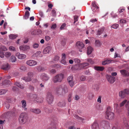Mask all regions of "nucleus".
<instances>
[{
  "instance_id": "46",
  "label": "nucleus",
  "mask_w": 129,
  "mask_h": 129,
  "mask_svg": "<svg viewBox=\"0 0 129 129\" xmlns=\"http://www.w3.org/2000/svg\"><path fill=\"white\" fill-rule=\"evenodd\" d=\"M41 53V52L40 51H37L36 53L34 54L33 55V57H37L38 56V55Z\"/></svg>"
},
{
  "instance_id": "13",
  "label": "nucleus",
  "mask_w": 129,
  "mask_h": 129,
  "mask_svg": "<svg viewBox=\"0 0 129 129\" xmlns=\"http://www.w3.org/2000/svg\"><path fill=\"white\" fill-rule=\"evenodd\" d=\"M89 64L87 63H84L82 64H78L76 65V67H78V68H77L78 70H79L82 68H83L85 67L88 66Z\"/></svg>"
},
{
  "instance_id": "20",
  "label": "nucleus",
  "mask_w": 129,
  "mask_h": 129,
  "mask_svg": "<svg viewBox=\"0 0 129 129\" xmlns=\"http://www.w3.org/2000/svg\"><path fill=\"white\" fill-rule=\"evenodd\" d=\"M73 115L74 117L77 120H78L79 122H81L83 123L85 122V119L84 118L80 117L78 115L76 114L74 115Z\"/></svg>"
},
{
  "instance_id": "14",
  "label": "nucleus",
  "mask_w": 129,
  "mask_h": 129,
  "mask_svg": "<svg viewBox=\"0 0 129 129\" xmlns=\"http://www.w3.org/2000/svg\"><path fill=\"white\" fill-rule=\"evenodd\" d=\"M31 98L35 101H36L37 102L39 103H42L43 100V98H41V100L40 101H39V99H37V95L36 94H32L31 96Z\"/></svg>"
},
{
  "instance_id": "26",
  "label": "nucleus",
  "mask_w": 129,
  "mask_h": 129,
  "mask_svg": "<svg viewBox=\"0 0 129 129\" xmlns=\"http://www.w3.org/2000/svg\"><path fill=\"white\" fill-rule=\"evenodd\" d=\"M94 69L95 70L97 71H102L104 69V67H103L100 66H95L94 67Z\"/></svg>"
},
{
  "instance_id": "16",
  "label": "nucleus",
  "mask_w": 129,
  "mask_h": 129,
  "mask_svg": "<svg viewBox=\"0 0 129 129\" xmlns=\"http://www.w3.org/2000/svg\"><path fill=\"white\" fill-rule=\"evenodd\" d=\"M92 129H99V127L98 124L96 121H94L91 125Z\"/></svg>"
},
{
  "instance_id": "23",
  "label": "nucleus",
  "mask_w": 129,
  "mask_h": 129,
  "mask_svg": "<svg viewBox=\"0 0 129 129\" xmlns=\"http://www.w3.org/2000/svg\"><path fill=\"white\" fill-rule=\"evenodd\" d=\"M3 85L7 86L12 84L11 82L9 80H5L3 82Z\"/></svg>"
},
{
  "instance_id": "22",
  "label": "nucleus",
  "mask_w": 129,
  "mask_h": 129,
  "mask_svg": "<svg viewBox=\"0 0 129 129\" xmlns=\"http://www.w3.org/2000/svg\"><path fill=\"white\" fill-rule=\"evenodd\" d=\"M55 92L56 94L58 95H62V91H61V87L59 86L57 87L56 88Z\"/></svg>"
},
{
  "instance_id": "19",
  "label": "nucleus",
  "mask_w": 129,
  "mask_h": 129,
  "mask_svg": "<svg viewBox=\"0 0 129 129\" xmlns=\"http://www.w3.org/2000/svg\"><path fill=\"white\" fill-rule=\"evenodd\" d=\"M68 92V89L67 86L66 85H64L62 87V95H65Z\"/></svg>"
},
{
  "instance_id": "35",
  "label": "nucleus",
  "mask_w": 129,
  "mask_h": 129,
  "mask_svg": "<svg viewBox=\"0 0 129 129\" xmlns=\"http://www.w3.org/2000/svg\"><path fill=\"white\" fill-rule=\"evenodd\" d=\"M5 56L7 58H9L11 55V53L10 52H5Z\"/></svg>"
},
{
  "instance_id": "1",
  "label": "nucleus",
  "mask_w": 129,
  "mask_h": 129,
  "mask_svg": "<svg viewBox=\"0 0 129 129\" xmlns=\"http://www.w3.org/2000/svg\"><path fill=\"white\" fill-rule=\"evenodd\" d=\"M114 117V114L112 112L110 107H107L105 112V117L107 119L112 120Z\"/></svg>"
},
{
  "instance_id": "18",
  "label": "nucleus",
  "mask_w": 129,
  "mask_h": 129,
  "mask_svg": "<svg viewBox=\"0 0 129 129\" xmlns=\"http://www.w3.org/2000/svg\"><path fill=\"white\" fill-rule=\"evenodd\" d=\"M66 55L64 53H62V54L61 59L60 61V62L64 65H66L67 62L65 60Z\"/></svg>"
},
{
  "instance_id": "32",
  "label": "nucleus",
  "mask_w": 129,
  "mask_h": 129,
  "mask_svg": "<svg viewBox=\"0 0 129 129\" xmlns=\"http://www.w3.org/2000/svg\"><path fill=\"white\" fill-rule=\"evenodd\" d=\"M94 96V95L93 93L90 92L88 94V98L89 100L92 99Z\"/></svg>"
},
{
  "instance_id": "57",
  "label": "nucleus",
  "mask_w": 129,
  "mask_h": 129,
  "mask_svg": "<svg viewBox=\"0 0 129 129\" xmlns=\"http://www.w3.org/2000/svg\"><path fill=\"white\" fill-rule=\"evenodd\" d=\"M74 62L76 63H79L80 62V59L76 58L74 59Z\"/></svg>"
},
{
  "instance_id": "39",
  "label": "nucleus",
  "mask_w": 129,
  "mask_h": 129,
  "mask_svg": "<svg viewBox=\"0 0 129 129\" xmlns=\"http://www.w3.org/2000/svg\"><path fill=\"white\" fill-rule=\"evenodd\" d=\"M72 93H70L69 94L68 97V102H70L71 101L72 98Z\"/></svg>"
},
{
  "instance_id": "4",
  "label": "nucleus",
  "mask_w": 129,
  "mask_h": 129,
  "mask_svg": "<svg viewBox=\"0 0 129 129\" xmlns=\"http://www.w3.org/2000/svg\"><path fill=\"white\" fill-rule=\"evenodd\" d=\"M129 94V90L127 89H125L123 90L120 91L119 92V95L121 98H123L125 97Z\"/></svg>"
},
{
  "instance_id": "31",
  "label": "nucleus",
  "mask_w": 129,
  "mask_h": 129,
  "mask_svg": "<svg viewBox=\"0 0 129 129\" xmlns=\"http://www.w3.org/2000/svg\"><path fill=\"white\" fill-rule=\"evenodd\" d=\"M22 79L26 82L30 81L31 80V78L28 76L27 77H23Z\"/></svg>"
},
{
  "instance_id": "5",
  "label": "nucleus",
  "mask_w": 129,
  "mask_h": 129,
  "mask_svg": "<svg viewBox=\"0 0 129 129\" xmlns=\"http://www.w3.org/2000/svg\"><path fill=\"white\" fill-rule=\"evenodd\" d=\"M101 126L104 129H108L110 127L109 123L106 121H103L101 122Z\"/></svg>"
},
{
  "instance_id": "45",
  "label": "nucleus",
  "mask_w": 129,
  "mask_h": 129,
  "mask_svg": "<svg viewBox=\"0 0 129 129\" xmlns=\"http://www.w3.org/2000/svg\"><path fill=\"white\" fill-rule=\"evenodd\" d=\"M33 73L32 72H29L27 73L28 76L31 78L33 77Z\"/></svg>"
},
{
  "instance_id": "44",
  "label": "nucleus",
  "mask_w": 129,
  "mask_h": 129,
  "mask_svg": "<svg viewBox=\"0 0 129 129\" xmlns=\"http://www.w3.org/2000/svg\"><path fill=\"white\" fill-rule=\"evenodd\" d=\"M119 25L117 24H115L111 26V27L114 29H117Z\"/></svg>"
},
{
  "instance_id": "58",
  "label": "nucleus",
  "mask_w": 129,
  "mask_h": 129,
  "mask_svg": "<svg viewBox=\"0 0 129 129\" xmlns=\"http://www.w3.org/2000/svg\"><path fill=\"white\" fill-rule=\"evenodd\" d=\"M125 10V9L124 8H122L119 9L118 11L119 12V14L122 12H123Z\"/></svg>"
},
{
  "instance_id": "53",
  "label": "nucleus",
  "mask_w": 129,
  "mask_h": 129,
  "mask_svg": "<svg viewBox=\"0 0 129 129\" xmlns=\"http://www.w3.org/2000/svg\"><path fill=\"white\" fill-rule=\"evenodd\" d=\"M66 26V24L64 23H63L60 27V30H62L64 29V28Z\"/></svg>"
},
{
  "instance_id": "38",
  "label": "nucleus",
  "mask_w": 129,
  "mask_h": 129,
  "mask_svg": "<svg viewBox=\"0 0 129 129\" xmlns=\"http://www.w3.org/2000/svg\"><path fill=\"white\" fill-rule=\"evenodd\" d=\"M51 49H44L43 51L44 54L49 53L50 50Z\"/></svg>"
},
{
  "instance_id": "51",
  "label": "nucleus",
  "mask_w": 129,
  "mask_h": 129,
  "mask_svg": "<svg viewBox=\"0 0 129 129\" xmlns=\"http://www.w3.org/2000/svg\"><path fill=\"white\" fill-rule=\"evenodd\" d=\"M67 80L68 82L73 81V77L72 76L69 77L68 78Z\"/></svg>"
},
{
  "instance_id": "61",
  "label": "nucleus",
  "mask_w": 129,
  "mask_h": 129,
  "mask_svg": "<svg viewBox=\"0 0 129 129\" xmlns=\"http://www.w3.org/2000/svg\"><path fill=\"white\" fill-rule=\"evenodd\" d=\"M88 62L92 64H94V62L91 59H87Z\"/></svg>"
},
{
  "instance_id": "25",
  "label": "nucleus",
  "mask_w": 129,
  "mask_h": 129,
  "mask_svg": "<svg viewBox=\"0 0 129 129\" xmlns=\"http://www.w3.org/2000/svg\"><path fill=\"white\" fill-rule=\"evenodd\" d=\"M37 69L39 72H43L46 70V68L39 66L37 67Z\"/></svg>"
},
{
  "instance_id": "30",
  "label": "nucleus",
  "mask_w": 129,
  "mask_h": 129,
  "mask_svg": "<svg viewBox=\"0 0 129 129\" xmlns=\"http://www.w3.org/2000/svg\"><path fill=\"white\" fill-rule=\"evenodd\" d=\"M15 84L21 89H23V88H24V87L23 85H21L20 84V83L19 82H16L15 83Z\"/></svg>"
},
{
  "instance_id": "21",
  "label": "nucleus",
  "mask_w": 129,
  "mask_h": 129,
  "mask_svg": "<svg viewBox=\"0 0 129 129\" xmlns=\"http://www.w3.org/2000/svg\"><path fill=\"white\" fill-rule=\"evenodd\" d=\"M58 106L60 107H65L66 106V102L64 100L61 101L57 104Z\"/></svg>"
},
{
  "instance_id": "54",
  "label": "nucleus",
  "mask_w": 129,
  "mask_h": 129,
  "mask_svg": "<svg viewBox=\"0 0 129 129\" xmlns=\"http://www.w3.org/2000/svg\"><path fill=\"white\" fill-rule=\"evenodd\" d=\"M26 67L23 66H21L20 68V69L23 71H25L26 70Z\"/></svg>"
},
{
  "instance_id": "3",
  "label": "nucleus",
  "mask_w": 129,
  "mask_h": 129,
  "mask_svg": "<svg viewBox=\"0 0 129 129\" xmlns=\"http://www.w3.org/2000/svg\"><path fill=\"white\" fill-rule=\"evenodd\" d=\"M27 118V114L25 113H22L20 116L19 118V122L21 124H24L26 121Z\"/></svg>"
},
{
  "instance_id": "60",
  "label": "nucleus",
  "mask_w": 129,
  "mask_h": 129,
  "mask_svg": "<svg viewBox=\"0 0 129 129\" xmlns=\"http://www.w3.org/2000/svg\"><path fill=\"white\" fill-rule=\"evenodd\" d=\"M37 34V35H39L41 34L42 33V31L40 29H38L36 30Z\"/></svg>"
},
{
  "instance_id": "29",
  "label": "nucleus",
  "mask_w": 129,
  "mask_h": 129,
  "mask_svg": "<svg viewBox=\"0 0 129 129\" xmlns=\"http://www.w3.org/2000/svg\"><path fill=\"white\" fill-rule=\"evenodd\" d=\"M104 27L99 29L98 30L97 35H101L104 31Z\"/></svg>"
},
{
  "instance_id": "52",
  "label": "nucleus",
  "mask_w": 129,
  "mask_h": 129,
  "mask_svg": "<svg viewBox=\"0 0 129 129\" xmlns=\"http://www.w3.org/2000/svg\"><path fill=\"white\" fill-rule=\"evenodd\" d=\"M52 15L53 16H56V11L55 10L53 9L52 11Z\"/></svg>"
},
{
  "instance_id": "42",
  "label": "nucleus",
  "mask_w": 129,
  "mask_h": 129,
  "mask_svg": "<svg viewBox=\"0 0 129 129\" xmlns=\"http://www.w3.org/2000/svg\"><path fill=\"white\" fill-rule=\"evenodd\" d=\"M127 102V100H125L123 101L120 104V107L123 106Z\"/></svg>"
},
{
  "instance_id": "48",
  "label": "nucleus",
  "mask_w": 129,
  "mask_h": 129,
  "mask_svg": "<svg viewBox=\"0 0 129 129\" xmlns=\"http://www.w3.org/2000/svg\"><path fill=\"white\" fill-rule=\"evenodd\" d=\"M93 49H88L87 50V54L88 55L90 54L93 51Z\"/></svg>"
},
{
  "instance_id": "47",
  "label": "nucleus",
  "mask_w": 129,
  "mask_h": 129,
  "mask_svg": "<svg viewBox=\"0 0 129 129\" xmlns=\"http://www.w3.org/2000/svg\"><path fill=\"white\" fill-rule=\"evenodd\" d=\"M96 108L99 110H102V108L101 106L99 105H97L96 106Z\"/></svg>"
},
{
  "instance_id": "55",
  "label": "nucleus",
  "mask_w": 129,
  "mask_h": 129,
  "mask_svg": "<svg viewBox=\"0 0 129 129\" xmlns=\"http://www.w3.org/2000/svg\"><path fill=\"white\" fill-rule=\"evenodd\" d=\"M86 78L84 76H81L80 78V79L82 81H84L86 80Z\"/></svg>"
},
{
  "instance_id": "8",
  "label": "nucleus",
  "mask_w": 129,
  "mask_h": 129,
  "mask_svg": "<svg viewBox=\"0 0 129 129\" xmlns=\"http://www.w3.org/2000/svg\"><path fill=\"white\" fill-rule=\"evenodd\" d=\"M10 67L9 64L7 63H6L2 64L1 67V68L3 70L8 71L10 69Z\"/></svg>"
},
{
  "instance_id": "49",
  "label": "nucleus",
  "mask_w": 129,
  "mask_h": 129,
  "mask_svg": "<svg viewBox=\"0 0 129 129\" xmlns=\"http://www.w3.org/2000/svg\"><path fill=\"white\" fill-rule=\"evenodd\" d=\"M5 104L6 108L8 109H9L10 107V105L8 103L7 101L5 103Z\"/></svg>"
},
{
  "instance_id": "40",
  "label": "nucleus",
  "mask_w": 129,
  "mask_h": 129,
  "mask_svg": "<svg viewBox=\"0 0 129 129\" xmlns=\"http://www.w3.org/2000/svg\"><path fill=\"white\" fill-rule=\"evenodd\" d=\"M22 103V107H25L26 106V102L25 100H23L21 101Z\"/></svg>"
},
{
  "instance_id": "2",
  "label": "nucleus",
  "mask_w": 129,
  "mask_h": 129,
  "mask_svg": "<svg viewBox=\"0 0 129 129\" xmlns=\"http://www.w3.org/2000/svg\"><path fill=\"white\" fill-rule=\"evenodd\" d=\"M64 78V75L63 74H58L53 77L52 81L54 83L61 82Z\"/></svg>"
},
{
  "instance_id": "59",
  "label": "nucleus",
  "mask_w": 129,
  "mask_h": 129,
  "mask_svg": "<svg viewBox=\"0 0 129 129\" xmlns=\"http://www.w3.org/2000/svg\"><path fill=\"white\" fill-rule=\"evenodd\" d=\"M119 22L121 23H124L126 22V21L125 20L121 19L120 20Z\"/></svg>"
},
{
  "instance_id": "37",
  "label": "nucleus",
  "mask_w": 129,
  "mask_h": 129,
  "mask_svg": "<svg viewBox=\"0 0 129 129\" xmlns=\"http://www.w3.org/2000/svg\"><path fill=\"white\" fill-rule=\"evenodd\" d=\"M2 49H0V56L1 58H4L5 55V54L4 53L3 50Z\"/></svg>"
},
{
  "instance_id": "43",
  "label": "nucleus",
  "mask_w": 129,
  "mask_h": 129,
  "mask_svg": "<svg viewBox=\"0 0 129 129\" xmlns=\"http://www.w3.org/2000/svg\"><path fill=\"white\" fill-rule=\"evenodd\" d=\"M125 106L127 108L128 113L129 115V101L127 102Z\"/></svg>"
},
{
  "instance_id": "62",
  "label": "nucleus",
  "mask_w": 129,
  "mask_h": 129,
  "mask_svg": "<svg viewBox=\"0 0 129 129\" xmlns=\"http://www.w3.org/2000/svg\"><path fill=\"white\" fill-rule=\"evenodd\" d=\"M50 73H52V74H54L56 72V71L55 70L53 69H52L50 70Z\"/></svg>"
},
{
  "instance_id": "27",
  "label": "nucleus",
  "mask_w": 129,
  "mask_h": 129,
  "mask_svg": "<svg viewBox=\"0 0 129 129\" xmlns=\"http://www.w3.org/2000/svg\"><path fill=\"white\" fill-rule=\"evenodd\" d=\"M112 60L107 59L102 61V64L103 65H105L110 63Z\"/></svg>"
},
{
  "instance_id": "15",
  "label": "nucleus",
  "mask_w": 129,
  "mask_h": 129,
  "mask_svg": "<svg viewBox=\"0 0 129 129\" xmlns=\"http://www.w3.org/2000/svg\"><path fill=\"white\" fill-rule=\"evenodd\" d=\"M16 56L19 59H25L26 57V55L23 54H20L19 52H18L16 54Z\"/></svg>"
},
{
  "instance_id": "9",
  "label": "nucleus",
  "mask_w": 129,
  "mask_h": 129,
  "mask_svg": "<svg viewBox=\"0 0 129 129\" xmlns=\"http://www.w3.org/2000/svg\"><path fill=\"white\" fill-rule=\"evenodd\" d=\"M106 77L108 82L111 84L113 83L115 81V78L114 77L109 75H107Z\"/></svg>"
},
{
  "instance_id": "24",
  "label": "nucleus",
  "mask_w": 129,
  "mask_h": 129,
  "mask_svg": "<svg viewBox=\"0 0 129 129\" xmlns=\"http://www.w3.org/2000/svg\"><path fill=\"white\" fill-rule=\"evenodd\" d=\"M76 46L79 48H82L84 47V45L82 43L79 41H77L76 43Z\"/></svg>"
},
{
  "instance_id": "63",
  "label": "nucleus",
  "mask_w": 129,
  "mask_h": 129,
  "mask_svg": "<svg viewBox=\"0 0 129 129\" xmlns=\"http://www.w3.org/2000/svg\"><path fill=\"white\" fill-rule=\"evenodd\" d=\"M45 38L46 40L47 41H48L50 39V38L49 36H45Z\"/></svg>"
},
{
  "instance_id": "12",
  "label": "nucleus",
  "mask_w": 129,
  "mask_h": 129,
  "mask_svg": "<svg viewBox=\"0 0 129 129\" xmlns=\"http://www.w3.org/2000/svg\"><path fill=\"white\" fill-rule=\"evenodd\" d=\"M37 62L35 60H27L26 62V63L28 65L30 66H34L37 64Z\"/></svg>"
},
{
  "instance_id": "64",
  "label": "nucleus",
  "mask_w": 129,
  "mask_h": 129,
  "mask_svg": "<svg viewBox=\"0 0 129 129\" xmlns=\"http://www.w3.org/2000/svg\"><path fill=\"white\" fill-rule=\"evenodd\" d=\"M112 16L114 18H115L117 16V15L115 14H114L113 12L111 13Z\"/></svg>"
},
{
  "instance_id": "10",
  "label": "nucleus",
  "mask_w": 129,
  "mask_h": 129,
  "mask_svg": "<svg viewBox=\"0 0 129 129\" xmlns=\"http://www.w3.org/2000/svg\"><path fill=\"white\" fill-rule=\"evenodd\" d=\"M30 111L33 113L37 114H39L41 113V110L38 108H31L30 109Z\"/></svg>"
},
{
  "instance_id": "11",
  "label": "nucleus",
  "mask_w": 129,
  "mask_h": 129,
  "mask_svg": "<svg viewBox=\"0 0 129 129\" xmlns=\"http://www.w3.org/2000/svg\"><path fill=\"white\" fill-rule=\"evenodd\" d=\"M40 79L43 81H46L49 79V77L47 74L45 73H42L41 74L40 77Z\"/></svg>"
},
{
  "instance_id": "17",
  "label": "nucleus",
  "mask_w": 129,
  "mask_h": 129,
  "mask_svg": "<svg viewBox=\"0 0 129 129\" xmlns=\"http://www.w3.org/2000/svg\"><path fill=\"white\" fill-rule=\"evenodd\" d=\"M120 72L122 75L124 76L128 77L129 76V73L128 71L125 70H120Z\"/></svg>"
},
{
  "instance_id": "34",
  "label": "nucleus",
  "mask_w": 129,
  "mask_h": 129,
  "mask_svg": "<svg viewBox=\"0 0 129 129\" xmlns=\"http://www.w3.org/2000/svg\"><path fill=\"white\" fill-rule=\"evenodd\" d=\"M17 37V35L13 34L10 35L9 36V37L10 39H15Z\"/></svg>"
},
{
  "instance_id": "36",
  "label": "nucleus",
  "mask_w": 129,
  "mask_h": 129,
  "mask_svg": "<svg viewBox=\"0 0 129 129\" xmlns=\"http://www.w3.org/2000/svg\"><path fill=\"white\" fill-rule=\"evenodd\" d=\"M10 60L12 62H15L16 60V57L14 56H12L11 57Z\"/></svg>"
},
{
  "instance_id": "33",
  "label": "nucleus",
  "mask_w": 129,
  "mask_h": 129,
  "mask_svg": "<svg viewBox=\"0 0 129 129\" xmlns=\"http://www.w3.org/2000/svg\"><path fill=\"white\" fill-rule=\"evenodd\" d=\"M8 91L6 89H2L0 90V95H2Z\"/></svg>"
},
{
  "instance_id": "7",
  "label": "nucleus",
  "mask_w": 129,
  "mask_h": 129,
  "mask_svg": "<svg viewBox=\"0 0 129 129\" xmlns=\"http://www.w3.org/2000/svg\"><path fill=\"white\" fill-rule=\"evenodd\" d=\"M91 8L93 12H97L99 10V8L95 2H92L91 5Z\"/></svg>"
},
{
  "instance_id": "28",
  "label": "nucleus",
  "mask_w": 129,
  "mask_h": 129,
  "mask_svg": "<svg viewBox=\"0 0 129 129\" xmlns=\"http://www.w3.org/2000/svg\"><path fill=\"white\" fill-rule=\"evenodd\" d=\"M30 13L28 11H26L25 12V15L23 16L24 19H27L29 17V16Z\"/></svg>"
},
{
  "instance_id": "41",
  "label": "nucleus",
  "mask_w": 129,
  "mask_h": 129,
  "mask_svg": "<svg viewBox=\"0 0 129 129\" xmlns=\"http://www.w3.org/2000/svg\"><path fill=\"white\" fill-rule=\"evenodd\" d=\"M95 44L96 46H100L101 45L102 43L99 40H96Z\"/></svg>"
},
{
  "instance_id": "6",
  "label": "nucleus",
  "mask_w": 129,
  "mask_h": 129,
  "mask_svg": "<svg viewBox=\"0 0 129 129\" xmlns=\"http://www.w3.org/2000/svg\"><path fill=\"white\" fill-rule=\"evenodd\" d=\"M53 97L50 92H48L47 96V100L49 104H51L53 100Z\"/></svg>"
},
{
  "instance_id": "56",
  "label": "nucleus",
  "mask_w": 129,
  "mask_h": 129,
  "mask_svg": "<svg viewBox=\"0 0 129 129\" xmlns=\"http://www.w3.org/2000/svg\"><path fill=\"white\" fill-rule=\"evenodd\" d=\"M60 57L58 56H56L54 57L53 59V60L55 61L58 60L59 59Z\"/></svg>"
},
{
  "instance_id": "50",
  "label": "nucleus",
  "mask_w": 129,
  "mask_h": 129,
  "mask_svg": "<svg viewBox=\"0 0 129 129\" xmlns=\"http://www.w3.org/2000/svg\"><path fill=\"white\" fill-rule=\"evenodd\" d=\"M69 84L70 85L71 87H72L74 85V82L73 81L68 82Z\"/></svg>"
}]
</instances>
